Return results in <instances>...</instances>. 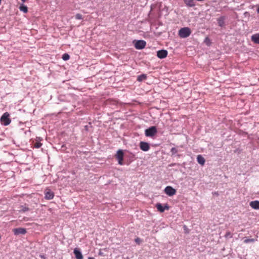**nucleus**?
Masks as SVG:
<instances>
[{"label":"nucleus","mask_w":259,"mask_h":259,"mask_svg":"<svg viewBox=\"0 0 259 259\" xmlns=\"http://www.w3.org/2000/svg\"><path fill=\"white\" fill-rule=\"evenodd\" d=\"M45 198L48 200L52 199L54 196V193L50 189H47L45 192Z\"/></svg>","instance_id":"obj_9"},{"label":"nucleus","mask_w":259,"mask_h":259,"mask_svg":"<svg viewBox=\"0 0 259 259\" xmlns=\"http://www.w3.org/2000/svg\"><path fill=\"white\" fill-rule=\"evenodd\" d=\"M75 19L77 20L82 19L83 17L81 14H76L75 16Z\"/></svg>","instance_id":"obj_21"},{"label":"nucleus","mask_w":259,"mask_h":259,"mask_svg":"<svg viewBox=\"0 0 259 259\" xmlns=\"http://www.w3.org/2000/svg\"><path fill=\"white\" fill-rule=\"evenodd\" d=\"M157 132V128L155 126H152L147 128L145 131V134L146 137H152Z\"/></svg>","instance_id":"obj_2"},{"label":"nucleus","mask_w":259,"mask_h":259,"mask_svg":"<svg viewBox=\"0 0 259 259\" xmlns=\"http://www.w3.org/2000/svg\"><path fill=\"white\" fill-rule=\"evenodd\" d=\"M62 58L63 60L67 61L69 59L70 56L68 54L65 53L62 55Z\"/></svg>","instance_id":"obj_20"},{"label":"nucleus","mask_w":259,"mask_h":259,"mask_svg":"<svg viewBox=\"0 0 259 259\" xmlns=\"http://www.w3.org/2000/svg\"><path fill=\"white\" fill-rule=\"evenodd\" d=\"M184 1L185 4L190 7H194L195 5L194 0H185Z\"/></svg>","instance_id":"obj_17"},{"label":"nucleus","mask_w":259,"mask_h":259,"mask_svg":"<svg viewBox=\"0 0 259 259\" xmlns=\"http://www.w3.org/2000/svg\"><path fill=\"white\" fill-rule=\"evenodd\" d=\"M146 45V42L144 40H138L135 41V47L138 50L144 49Z\"/></svg>","instance_id":"obj_5"},{"label":"nucleus","mask_w":259,"mask_h":259,"mask_svg":"<svg viewBox=\"0 0 259 259\" xmlns=\"http://www.w3.org/2000/svg\"><path fill=\"white\" fill-rule=\"evenodd\" d=\"M85 129H86V130H87V128H88V125L85 126Z\"/></svg>","instance_id":"obj_31"},{"label":"nucleus","mask_w":259,"mask_h":259,"mask_svg":"<svg viewBox=\"0 0 259 259\" xmlns=\"http://www.w3.org/2000/svg\"><path fill=\"white\" fill-rule=\"evenodd\" d=\"M191 31L188 27H183L180 29L179 35L181 38H186L190 36Z\"/></svg>","instance_id":"obj_1"},{"label":"nucleus","mask_w":259,"mask_h":259,"mask_svg":"<svg viewBox=\"0 0 259 259\" xmlns=\"http://www.w3.org/2000/svg\"><path fill=\"white\" fill-rule=\"evenodd\" d=\"M197 162L201 165H203L205 161L204 157L202 156H201V155H198L197 156Z\"/></svg>","instance_id":"obj_16"},{"label":"nucleus","mask_w":259,"mask_h":259,"mask_svg":"<svg viewBox=\"0 0 259 259\" xmlns=\"http://www.w3.org/2000/svg\"><path fill=\"white\" fill-rule=\"evenodd\" d=\"M29 210V208L28 207H25V206H22L21 211H22L23 212H25Z\"/></svg>","instance_id":"obj_25"},{"label":"nucleus","mask_w":259,"mask_h":259,"mask_svg":"<svg viewBox=\"0 0 259 259\" xmlns=\"http://www.w3.org/2000/svg\"><path fill=\"white\" fill-rule=\"evenodd\" d=\"M250 206L253 209H259V201L257 200L251 201Z\"/></svg>","instance_id":"obj_14"},{"label":"nucleus","mask_w":259,"mask_h":259,"mask_svg":"<svg viewBox=\"0 0 259 259\" xmlns=\"http://www.w3.org/2000/svg\"><path fill=\"white\" fill-rule=\"evenodd\" d=\"M164 192L169 196H172L176 194V190L171 186H167L164 189Z\"/></svg>","instance_id":"obj_6"},{"label":"nucleus","mask_w":259,"mask_h":259,"mask_svg":"<svg viewBox=\"0 0 259 259\" xmlns=\"http://www.w3.org/2000/svg\"><path fill=\"white\" fill-rule=\"evenodd\" d=\"M257 13L259 14V7H258V8L257 9Z\"/></svg>","instance_id":"obj_30"},{"label":"nucleus","mask_w":259,"mask_h":259,"mask_svg":"<svg viewBox=\"0 0 259 259\" xmlns=\"http://www.w3.org/2000/svg\"><path fill=\"white\" fill-rule=\"evenodd\" d=\"M135 242L137 243V244H140V242H141V240L140 238H137L135 239Z\"/></svg>","instance_id":"obj_26"},{"label":"nucleus","mask_w":259,"mask_h":259,"mask_svg":"<svg viewBox=\"0 0 259 259\" xmlns=\"http://www.w3.org/2000/svg\"><path fill=\"white\" fill-rule=\"evenodd\" d=\"M225 237H231L232 236H231V234L230 232H227L226 235H225Z\"/></svg>","instance_id":"obj_27"},{"label":"nucleus","mask_w":259,"mask_h":259,"mask_svg":"<svg viewBox=\"0 0 259 259\" xmlns=\"http://www.w3.org/2000/svg\"><path fill=\"white\" fill-rule=\"evenodd\" d=\"M147 78V76L145 74H141L140 75H139L137 78V80L139 81H142L145 79H146Z\"/></svg>","instance_id":"obj_18"},{"label":"nucleus","mask_w":259,"mask_h":259,"mask_svg":"<svg viewBox=\"0 0 259 259\" xmlns=\"http://www.w3.org/2000/svg\"><path fill=\"white\" fill-rule=\"evenodd\" d=\"M254 241V240L253 239H245L244 240V242L245 243H248L249 242H253Z\"/></svg>","instance_id":"obj_24"},{"label":"nucleus","mask_w":259,"mask_h":259,"mask_svg":"<svg viewBox=\"0 0 259 259\" xmlns=\"http://www.w3.org/2000/svg\"><path fill=\"white\" fill-rule=\"evenodd\" d=\"M88 259H95V258L93 257H89Z\"/></svg>","instance_id":"obj_29"},{"label":"nucleus","mask_w":259,"mask_h":259,"mask_svg":"<svg viewBox=\"0 0 259 259\" xmlns=\"http://www.w3.org/2000/svg\"><path fill=\"white\" fill-rule=\"evenodd\" d=\"M170 152L171 153V155H174L178 152V150L176 148L173 147L171 149Z\"/></svg>","instance_id":"obj_22"},{"label":"nucleus","mask_w":259,"mask_h":259,"mask_svg":"<svg viewBox=\"0 0 259 259\" xmlns=\"http://www.w3.org/2000/svg\"><path fill=\"white\" fill-rule=\"evenodd\" d=\"M73 253L76 259H83L82 253L77 248H75L74 249Z\"/></svg>","instance_id":"obj_12"},{"label":"nucleus","mask_w":259,"mask_h":259,"mask_svg":"<svg viewBox=\"0 0 259 259\" xmlns=\"http://www.w3.org/2000/svg\"><path fill=\"white\" fill-rule=\"evenodd\" d=\"M225 16H221L218 19V23L219 26L223 27L225 25Z\"/></svg>","instance_id":"obj_15"},{"label":"nucleus","mask_w":259,"mask_h":259,"mask_svg":"<svg viewBox=\"0 0 259 259\" xmlns=\"http://www.w3.org/2000/svg\"><path fill=\"white\" fill-rule=\"evenodd\" d=\"M20 11L23 12L24 13H27L28 11V8L27 7L23 5H22L20 6L19 8Z\"/></svg>","instance_id":"obj_19"},{"label":"nucleus","mask_w":259,"mask_h":259,"mask_svg":"<svg viewBox=\"0 0 259 259\" xmlns=\"http://www.w3.org/2000/svg\"><path fill=\"white\" fill-rule=\"evenodd\" d=\"M1 120L5 125H9L11 122L9 118V114L8 112L5 113L1 117Z\"/></svg>","instance_id":"obj_4"},{"label":"nucleus","mask_w":259,"mask_h":259,"mask_svg":"<svg viewBox=\"0 0 259 259\" xmlns=\"http://www.w3.org/2000/svg\"><path fill=\"white\" fill-rule=\"evenodd\" d=\"M124 156L123 151L121 149H119L115 155V158L118 160V163L119 165H123V159Z\"/></svg>","instance_id":"obj_3"},{"label":"nucleus","mask_w":259,"mask_h":259,"mask_svg":"<svg viewBox=\"0 0 259 259\" xmlns=\"http://www.w3.org/2000/svg\"><path fill=\"white\" fill-rule=\"evenodd\" d=\"M251 39L255 44H259V33L252 35Z\"/></svg>","instance_id":"obj_13"},{"label":"nucleus","mask_w":259,"mask_h":259,"mask_svg":"<svg viewBox=\"0 0 259 259\" xmlns=\"http://www.w3.org/2000/svg\"><path fill=\"white\" fill-rule=\"evenodd\" d=\"M42 145V144L40 142H36L35 144H34V147L36 148H40Z\"/></svg>","instance_id":"obj_23"},{"label":"nucleus","mask_w":259,"mask_h":259,"mask_svg":"<svg viewBox=\"0 0 259 259\" xmlns=\"http://www.w3.org/2000/svg\"><path fill=\"white\" fill-rule=\"evenodd\" d=\"M39 257L42 259H46V255L45 254H40Z\"/></svg>","instance_id":"obj_28"},{"label":"nucleus","mask_w":259,"mask_h":259,"mask_svg":"<svg viewBox=\"0 0 259 259\" xmlns=\"http://www.w3.org/2000/svg\"><path fill=\"white\" fill-rule=\"evenodd\" d=\"M22 2H24L25 0H21Z\"/></svg>","instance_id":"obj_32"},{"label":"nucleus","mask_w":259,"mask_h":259,"mask_svg":"<svg viewBox=\"0 0 259 259\" xmlns=\"http://www.w3.org/2000/svg\"><path fill=\"white\" fill-rule=\"evenodd\" d=\"M156 207L160 212H163L165 210H168L169 209V206L167 204H166L164 206H163L161 203H159L156 204Z\"/></svg>","instance_id":"obj_8"},{"label":"nucleus","mask_w":259,"mask_h":259,"mask_svg":"<svg viewBox=\"0 0 259 259\" xmlns=\"http://www.w3.org/2000/svg\"><path fill=\"white\" fill-rule=\"evenodd\" d=\"M167 55V51L165 50H161L157 52V56L160 59L165 58Z\"/></svg>","instance_id":"obj_10"},{"label":"nucleus","mask_w":259,"mask_h":259,"mask_svg":"<svg viewBox=\"0 0 259 259\" xmlns=\"http://www.w3.org/2000/svg\"><path fill=\"white\" fill-rule=\"evenodd\" d=\"M139 146L140 149L144 151H147L150 148L149 144L145 142H141Z\"/></svg>","instance_id":"obj_11"},{"label":"nucleus","mask_w":259,"mask_h":259,"mask_svg":"<svg viewBox=\"0 0 259 259\" xmlns=\"http://www.w3.org/2000/svg\"><path fill=\"white\" fill-rule=\"evenodd\" d=\"M13 232L15 235H24L26 234V230L23 228H17L14 229Z\"/></svg>","instance_id":"obj_7"}]
</instances>
